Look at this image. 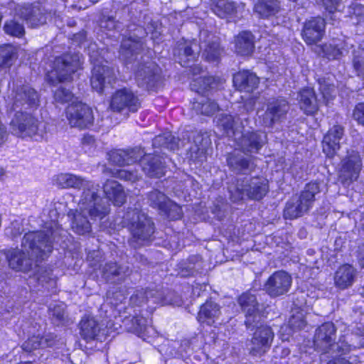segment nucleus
Returning a JSON list of instances; mask_svg holds the SVG:
<instances>
[{
  "mask_svg": "<svg viewBox=\"0 0 364 364\" xmlns=\"http://www.w3.org/2000/svg\"><path fill=\"white\" fill-rule=\"evenodd\" d=\"M53 183L63 188L84 189L78 204L79 208L76 210L72 222V228L75 232L85 235L90 232L91 225L87 215L92 220H96L102 219L108 214L109 205L97 196L98 185L95 186L93 183L85 181L82 178L70 173L57 175L53 179Z\"/></svg>",
  "mask_w": 364,
  "mask_h": 364,
  "instance_id": "nucleus-1",
  "label": "nucleus"
},
{
  "mask_svg": "<svg viewBox=\"0 0 364 364\" xmlns=\"http://www.w3.org/2000/svg\"><path fill=\"white\" fill-rule=\"evenodd\" d=\"M6 102L8 109L16 112L10 124L13 133L21 136H36V140L41 139L44 133L43 126L31 113L26 112L28 109L38 107V92L28 85L14 82L13 90Z\"/></svg>",
  "mask_w": 364,
  "mask_h": 364,
  "instance_id": "nucleus-2",
  "label": "nucleus"
},
{
  "mask_svg": "<svg viewBox=\"0 0 364 364\" xmlns=\"http://www.w3.org/2000/svg\"><path fill=\"white\" fill-rule=\"evenodd\" d=\"M56 223L52 220L46 227L48 233L44 231L30 232L23 239L21 249L4 250L2 254L6 257L11 268L17 271L28 272L33 262L43 259L44 257L52 251L53 230Z\"/></svg>",
  "mask_w": 364,
  "mask_h": 364,
  "instance_id": "nucleus-3",
  "label": "nucleus"
},
{
  "mask_svg": "<svg viewBox=\"0 0 364 364\" xmlns=\"http://www.w3.org/2000/svg\"><path fill=\"white\" fill-rule=\"evenodd\" d=\"M336 327L330 322L322 324L317 330L314 336L315 348L324 353H341L346 354L352 349L364 346V327L358 328L356 332L347 333L334 343Z\"/></svg>",
  "mask_w": 364,
  "mask_h": 364,
  "instance_id": "nucleus-4",
  "label": "nucleus"
},
{
  "mask_svg": "<svg viewBox=\"0 0 364 364\" xmlns=\"http://www.w3.org/2000/svg\"><path fill=\"white\" fill-rule=\"evenodd\" d=\"M54 98L60 103L72 102L65 110L66 118L72 127L85 129L93 124L94 116L92 109L81 102L73 100L74 96L70 90L60 87L55 92Z\"/></svg>",
  "mask_w": 364,
  "mask_h": 364,
  "instance_id": "nucleus-5",
  "label": "nucleus"
},
{
  "mask_svg": "<svg viewBox=\"0 0 364 364\" xmlns=\"http://www.w3.org/2000/svg\"><path fill=\"white\" fill-rule=\"evenodd\" d=\"M82 64V56L78 53L73 55L65 54L57 58L47 70L46 79L52 83L69 80L71 75L76 72Z\"/></svg>",
  "mask_w": 364,
  "mask_h": 364,
  "instance_id": "nucleus-6",
  "label": "nucleus"
},
{
  "mask_svg": "<svg viewBox=\"0 0 364 364\" xmlns=\"http://www.w3.org/2000/svg\"><path fill=\"white\" fill-rule=\"evenodd\" d=\"M121 223L122 227H129L133 237L139 241H149L154 233L153 223L137 208L127 211Z\"/></svg>",
  "mask_w": 364,
  "mask_h": 364,
  "instance_id": "nucleus-7",
  "label": "nucleus"
},
{
  "mask_svg": "<svg viewBox=\"0 0 364 364\" xmlns=\"http://www.w3.org/2000/svg\"><path fill=\"white\" fill-rule=\"evenodd\" d=\"M319 191L318 183H308L299 198L288 201L284 210V218L292 220L303 215L311 208L314 196Z\"/></svg>",
  "mask_w": 364,
  "mask_h": 364,
  "instance_id": "nucleus-8",
  "label": "nucleus"
},
{
  "mask_svg": "<svg viewBox=\"0 0 364 364\" xmlns=\"http://www.w3.org/2000/svg\"><path fill=\"white\" fill-rule=\"evenodd\" d=\"M140 107L137 96L133 91L127 87L117 90L112 95L109 101V108L114 112L124 110L135 112Z\"/></svg>",
  "mask_w": 364,
  "mask_h": 364,
  "instance_id": "nucleus-9",
  "label": "nucleus"
},
{
  "mask_svg": "<svg viewBox=\"0 0 364 364\" xmlns=\"http://www.w3.org/2000/svg\"><path fill=\"white\" fill-rule=\"evenodd\" d=\"M90 61L93 64L92 74L90 79L92 87L97 92L103 91L105 83H111L114 78L112 68L104 65L102 61L95 57L94 53H90Z\"/></svg>",
  "mask_w": 364,
  "mask_h": 364,
  "instance_id": "nucleus-10",
  "label": "nucleus"
},
{
  "mask_svg": "<svg viewBox=\"0 0 364 364\" xmlns=\"http://www.w3.org/2000/svg\"><path fill=\"white\" fill-rule=\"evenodd\" d=\"M291 283V277L287 272L277 271L269 277L264 284V289L271 296H278L288 292Z\"/></svg>",
  "mask_w": 364,
  "mask_h": 364,
  "instance_id": "nucleus-11",
  "label": "nucleus"
},
{
  "mask_svg": "<svg viewBox=\"0 0 364 364\" xmlns=\"http://www.w3.org/2000/svg\"><path fill=\"white\" fill-rule=\"evenodd\" d=\"M159 69L154 62L144 60L138 65L135 72V78L138 85L147 89L154 87L159 78Z\"/></svg>",
  "mask_w": 364,
  "mask_h": 364,
  "instance_id": "nucleus-12",
  "label": "nucleus"
},
{
  "mask_svg": "<svg viewBox=\"0 0 364 364\" xmlns=\"http://www.w3.org/2000/svg\"><path fill=\"white\" fill-rule=\"evenodd\" d=\"M274 333L267 326H260L254 332L252 337V354L264 353L270 347Z\"/></svg>",
  "mask_w": 364,
  "mask_h": 364,
  "instance_id": "nucleus-13",
  "label": "nucleus"
},
{
  "mask_svg": "<svg viewBox=\"0 0 364 364\" xmlns=\"http://www.w3.org/2000/svg\"><path fill=\"white\" fill-rule=\"evenodd\" d=\"M289 110V105L284 99H276L269 102L267 109L263 119L266 127H272L275 122L280 121Z\"/></svg>",
  "mask_w": 364,
  "mask_h": 364,
  "instance_id": "nucleus-14",
  "label": "nucleus"
},
{
  "mask_svg": "<svg viewBox=\"0 0 364 364\" xmlns=\"http://www.w3.org/2000/svg\"><path fill=\"white\" fill-rule=\"evenodd\" d=\"M343 134V129L339 125L331 128L324 136L322 146L323 151L328 158H332L340 148V140Z\"/></svg>",
  "mask_w": 364,
  "mask_h": 364,
  "instance_id": "nucleus-15",
  "label": "nucleus"
},
{
  "mask_svg": "<svg viewBox=\"0 0 364 364\" xmlns=\"http://www.w3.org/2000/svg\"><path fill=\"white\" fill-rule=\"evenodd\" d=\"M325 21L321 18H314L308 21L303 29V38L307 44H314L323 36Z\"/></svg>",
  "mask_w": 364,
  "mask_h": 364,
  "instance_id": "nucleus-16",
  "label": "nucleus"
},
{
  "mask_svg": "<svg viewBox=\"0 0 364 364\" xmlns=\"http://www.w3.org/2000/svg\"><path fill=\"white\" fill-rule=\"evenodd\" d=\"M23 18L32 27H36L46 23V18L37 5L18 6L16 17Z\"/></svg>",
  "mask_w": 364,
  "mask_h": 364,
  "instance_id": "nucleus-17",
  "label": "nucleus"
},
{
  "mask_svg": "<svg viewBox=\"0 0 364 364\" xmlns=\"http://www.w3.org/2000/svg\"><path fill=\"white\" fill-rule=\"evenodd\" d=\"M361 160L358 153H352L342 164L340 178L343 181H353L358 178L361 168Z\"/></svg>",
  "mask_w": 364,
  "mask_h": 364,
  "instance_id": "nucleus-18",
  "label": "nucleus"
},
{
  "mask_svg": "<svg viewBox=\"0 0 364 364\" xmlns=\"http://www.w3.org/2000/svg\"><path fill=\"white\" fill-rule=\"evenodd\" d=\"M297 100L300 109L307 115L316 114L318 109V104L315 92L312 88L302 89L298 94Z\"/></svg>",
  "mask_w": 364,
  "mask_h": 364,
  "instance_id": "nucleus-19",
  "label": "nucleus"
},
{
  "mask_svg": "<svg viewBox=\"0 0 364 364\" xmlns=\"http://www.w3.org/2000/svg\"><path fill=\"white\" fill-rule=\"evenodd\" d=\"M140 166L143 171L151 177H161L165 173L164 166L159 156L150 154L140 159Z\"/></svg>",
  "mask_w": 364,
  "mask_h": 364,
  "instance_id": "nucleus-20",
  "label": "nucleus"
},
{
  "mask_svg": "<svg viewBox=\"0 0 364 364\" xmlns=\"http://www.w3.org/2000/svg\"><path fill=\"white\" fill-rule=\"evenodd\" d=\"M355 275L356 270L353 266L349 264L341 266L335 274V284L339 289H346L353 284Z\"/></svg>",
  "mask_w": 364,
  "mask_h": 364,
  "instance_id": "nucleus-21",
  "label": "nucleus"
},
{
  "mask_svg": "<svg viewBox=\"0 0 364 364\" xmlns=\"http://www.w3.org/2000/svg\"><path fill=\"white\" fill-rule=\"evenodd\" d=\"M200 49L202 57L209 62L217 61L222 53L218 38L212 35H208V39L201 43Z\"/></svg>",
  "mask_w": 364,
  "mask_h": 364,
  "instance_id": "nucleus-22",
  "label": "nucleus"
},
{
  "mask_svg": "<svg viewBox=\"0 0 364 364\" xmlns=\"http://www.w3.org/2000/svg\"><path fill=\"white\" fill-rule=\"evenodd\" d=\"M103 188L107 198L116 205H121L125 202L126 194L118 182L108 180L104 185Z\"/></svg>",
  "mask_w": 364,
  "mask_h": 364,
  "instance_id": "nucleus-23",
  "label": "nucleus"
},
{
  "mask_svg": "<svg viewBox=\"0 0 364 364\" xmlns=\"http://www.w3.org/2000/svg\"><path fill=\"white\" fill-rule=\"evenodd\" d=\"M141 43L139 37L134 38H123L119 50V58L125 62L131 61L137 50L141 48Z\"/></svg>",
  "mask_w": 364,
  "mask_h": 364,
  "instance_id": "nucleus-24",
  "label": "nucleus"
},
{
  "mask_svg": "<svg viewBox=\"0 0 364 364\" xmlns=\"http://www.w3.org/2000/svg\"><path fill=\"white\" fill-rule=\"evenodd\" d=\"M100 328L95 318L86 316L80 321V335L86 341L93 340L100 332Z\"/></svg>",
  "mask_w": 364,
  "mask_h": 364,
  "instance_id": "nucleus-25",
  "label": "nucleus"
},
{
  "mask_svg": "<svg viewBox=\"0 0 364 364\" xmlns=\"http://www.w3.org/2000/svg\"><path fill=\"white\" fill-rule=\"evenodd\" d=\"M135 151L114 150L108 154L109 161L117 166L129 165L137 161Z\"/></svg>",
  "mask_w": 364,
  "mask_h": 364,
  "instance_id": "nucleus-26",
  "label": "nucleus"
},
{
  "mask_svg": "<svg viewBox=\"0 0 364 364\" xmlns=\"http://www.w3.org/2000/svg\"><path fill=\"white\" fill-rule=\"evenodd\" d=\"M220 315L219 306L217 304L208 301L204 304L200 309L198 315V320L200 323H206L211 325L214 323L215 318Z\"/></svg>",
  "mask_w": 364,
  "mask_h": 364,
  "instance_id": "nucleus-27",
  "label": "nucleus"
},
{
  "mask_svg": "<svg viewBox=\"0 0 364 364\" xmlns=\"http://www.w3.org/2000/svg\"><path fill=\"white\" fill-rule=\"evenodd\" d=\"M55 336L53 334H47L44 338H40L39 335L28 338L22 345L26 351H31L38 348L52 346L54 344Z\"/></svg>",
  "mask_w": 364,
  "mask_h": 364,
  "instance_id": "nucleus-28",
  "label": "nucleus"
},
{
  "mask_svg": "<svg viewBox=\"0 0 364 364\" xmlns=\"http://www.w3.org/2000/svg\"><path fill=\"white\" fill-rule=\"evenodd\" d=\"M279 9L280 5L277 0H258L255 5V11L263 17L275 15Z\"/></svg>",
  "mask_w": 364,
  "mask_h": 364,
  "instance_id": "nucleus-29",
  "label": "nucleus"
},
{
  "mask_svg": "<svg viewBox=\"0 0 364 364\" xmlns=\"http://www.w3.org/2000/svg\"><path fill=\"white\" fill-rule=\"evenodd\" d=\"M197 47L196 43L183 41L178 44V48L174 52V55H178L180 61L179 63L183 66H186V63L191 60L196 58V50L193 49V46Z\"/></svg>",
  "mask_w": 364,
  "mask_h": 364,
  "instance_id": "nucleus-30",
  "label": "nucleus"
},
{
  "mask_svg": "<svg viewBox=\"0 0 364 364\" xmlns=\"http://www.w3.org/2000/svg\"><path fill=\"white\" fill-rule=\"evenodd\" d=\"M269 191V183L266 178H252V200H260Z\"/></svg>",
  "mask_w": 364,
  "mask_h": 364,
  "instance_id": "nucleus-31",
  "label": "nucleus"
},
{
  "mask_svg": "<svg viewBox=\"0 0 364 364\" xmlns=\"http://www.w3.org/2000/svg\"><path fill=\"white\" fill-rule=\"evenodd\" d=\"M338 44L334 41L332 43L325 44L322 46H316L314 50L319 55L329 60L338 59L343 55V50L338 48Z\"/></svg>",
  "mask_w": 364,
  "mask_h": 364,
  "instance_id": "nucleus-32",
  "label": "nucleus"
},
{
  "mask_svg": "<svg viewBox=\"0 0 364 364\" xmlns=\"http://www.w3.org/2000/svg\"><path fill=\"white\" fill-rule=\"evenodd\" d=\"M250 33L248 31L240 33L235 38V52L240 55H246L250 53Z\"/></svg>",
  "mask_w": 364,
  "mask_h": 364,
  "instance_id": "nucleus-33",
  "label": "nucleus"
},
{
  "mask_svg": "<svg viewBox=\"0 0 364 364\" xmlns=\"http://www.w3.org/2000/svg\"><path fill=\"white\" fill-rule=\"evenodd\" d=\"M348 13L353 24L364 28V6L362 4L352 3L348 7Z\"/></svg>",
  "mask_w": 364,
  "mask_h": 364,
  "instance_id": "nucleus-34",
  "label": "nucleus"
},
{
  "mask_svg": "<svg viewBox=\"0 0 364 364\" xmlns=\"http://www.w3.org/2000/svg\"><path fill=\"white\" fill-rule=\"evenodd\" d=\"M16 56V48L11 45L0 47V67H9Z\"/></svg>",
  "mask_w": 364,
  "mask_h": 364,
  "instance_id": "nucleus-35",
  "label": "nucleus"
},
{
  "mask_svg": "<svg viewBox=\"0 0 364 364\" xmlns=\"http://www.w3.org/2000/svg\"><path fill=\"white\" fill-rule=\"evenodd\" d=\"M330 79L328 77L327 80L325 79H319V89L323 95V101L326 105H328L330 102L336 96V90L333 85L330 82Z\"/></svg>",
  "mask_w": 364,
  "mask_h": 364,
  "instance_id": "nucleus-36",
  "label": "nucleus"
},
{
  "mask_svg": "<svg viewBox=\"0 0 364 364\" xmlns=\"http://www.w3.org/2000/svg\"><path fill=\"white\" fill-rule=\"evenodd\" d=\"M228 164L233 170L240 172L247 168L249 161L240 153H233L228 158Z\"/></svg>",
  "mask_w": 364,
  "mask_h": 364,
  "instance_id": "nucleus-37",
  "label": "nucleus"
},
{
  "mask_svg": "<svg viewBox=\"0 0 364 364\" xmlns=\"http://www.w3.org/2000/svg\"><path fill=\"white\" fill-rule=\"evenodd\" d=\"M148 200L150 205L160 210H167L166 205L169 199L162 193L154 191L149 193Z\"/></svg>",
  "mask_w": 364,
  "mask_h": 364,
  "instance_id": "nucleus-38",
  "label": "nucleus"
},
{
  "mask_svg": "<svg viewBox=\"0 0 364 364\" xmlns=\"http://www.w3.org/2000/svg\"><path fill=\"white\" fill-rule=\"evenodd\" d=\"M214 13L220 18H225L231 14L235 9L233 2L229 0H218L213 7Z\"/></svg>",
  "mask_w": 364,
  "mask_h": 364,
  "instance_id": "nucleus-39",
  "label": "nucleus"
},
{
  "mask_svg": "<svg viewBox=\"0 0 364 364\" xmlns=\"http://www.w3.org/2000/svg\"><path fill=\"white\" fill-rule=\"evenodd\" d=\"M214 81L215 79L212 76H203L195 79L191 85L193 90L200 92L215 88Z\"/></svg>",
  "mask_w": 364,
  "mask_h": 364,
  "instance_id": "nucleus-40",
  "label": "nucleus"
},
{
  "mask_svg": "<svg viewBox=\"0 0 364 364\" xmlns=\"http://www.w3.org/2000/svg\"><path fill=\"white\" fill-rule=\"evenodd\" d=\"M193 108L196 111L197 113L210 115L218 110V106L214 101H210L208 100L205 102H194L193 105Z\"/></svg>",
  "mask_w": 364,
  "mask_h": 364,
  "instance_id": "nucleus-41",
  "label": "nucleus"
},
{
  "mask_svg": "<svg viewBox=\"0 0 364 364\" xmlns=\"http://www.w3.org/2000/svg\"><path fill=\"white\" fill-rule=\"evenodd\" d=\"M250 73L248 70L239 72L233 76V84L238 90L247 91L249 90V79Z\"/></svg>",
  "mask_w": 364,
  "mask_h": 364,
  "instance_id": "nucleus-42",
  "label": "nucleus"
},
{
  "mask_svg": "<svg viewBox=\"0 0 364 364\" xmlns=\"http://www.w3.org/2000/svg\"><path fill=\"white\" fill-rule=\"evenodd\" d=\"M4 31L6 33L16 37L22 36L24 33V27L22 23L15 19L7 21L4 25Z\"/></svg>",
  "mask_w": 364,
  "mask_h": 364,
  "instance_id": "nucleus-43",
  "label": "nucleus"
},
{
  "mask_svg": "<svg viewBox=\"0 0 364 364\" xmlns=\"http://www.w3.org/2000/svg\"><path fill=\"white\" fill-rule=\"evenodd\" d=\"M167 210H161L167 215L168 218L171 220H177L180 218L182 215V210L181 208L176 203H173L171 200H168L167 202L166 205Z\"/></svg>",
  "mask_w": 364,
  "mask_h": 364,
  "instance_id": "nucleus-44",
  "label": "nucleus"
},
{
  "mask_svg": "<svg viewBox=\"0 0 364 364\" xmlns=\"http://www.w3.org/2000/svg\"><path fill=\"white\" fill-rule=\"evenodd\" d=\"M38 282L42 287L49 289L55 286V281L51 277L50 272L48 270H42L41 273L37 275Z\"/></svg>",
  "mask_w": 364,
  "mask_h": 364,
  "instance_id": "nucleus-45",
  "label": "nucleus"
},
{
  "mask_svg": "<svg viewBox=\"0 0 364 364\" xmlns=\"http://www.w3.org/2000/svg\"><path fill=\"white\" fill-rule=\"evenodd\" d=\"M164 138L166 139V141L164 144H166L167 148L172 150L178 148L181 146V144H184L183 141H181V140L179 139L176 140V139L171 134H168L166 136H158L157 137H156L154 140V144H156L158 142H160Z\"/></svg>",
  "mask_w": 364,
  "mask_h": 364,
  "instance_id": "nucleus-46",
  "label": "nucleus"
},
{
  "mask_svg": "<svg viewBox=\"0 0 364 364\" xmlns=\"http://www.w3.org/2000/svg\"><path fill=\"white\" fill-rule=\"evenodd\" d=\"M316 2L322 4L326 11L329 14H333L336 11H341V4L340 0H316Z\"/></svg>",
  "mask_w": 364,
  "mask_h": 364,
  "instance_id": "nucleus-47",
  "label": "nucleus"
},
{
  "mask_svg": "<svg viewBox=\"0 0 364 364\" xmlns=\"http://www.w3.org/2000/svg\"><path fill=\"white\" fill-rule=\"evenodd\" d=\"M353 66L359 76L364 77V50L358 51L353 58Z\"/></svg>",
  "mask_w": 364,
  "mask_h": 364,
  "instance_id": "nucleus-48",
  "label": "nucleus"
},
{
  "mask_svg": "<svg viewBox=\"0 0 364 364\" xmlns=\"http://www.w3.org/2000/svg\"><path fill=\"white\" fill-rule=\"evenodd\" d=\"M289 324L291 328L294 329H301L306 326V321L304 318L302 312H298L296 314H293L289 318Z\"/></svg>",
  "mask_w": 364,
  "mask_h": 364,
  "instance_id": "nucleus-49",
  "label": "nucleus"
},
{
  "mask_svg": "<svg viewBox=\"0 0 364 364\" xmlns=\"http://www.w3.org/2000/svg\"><path fill=\"white\" fill-rule=\"evenodd\" d=\"M267 141V136L264 132L252 133V151L259 150Z\"/></svg>",
  "mask_w": 364,
  "mask_h": 364,
  "instance_id": "nucleus-50",
  "label": "nucleus"
},
{
  "mask_svg": "<svg viewBox=\"0 0 364 364\" xmlns=\"http://www.w3.org/2000/svg\"><path fill=\"white\" fill-rule=\"evenodd\" d=\"M154 293L151 291L143 293L142 291L138 292L137 294L132 295L130 298L131 302L135 305H141L144 300L148 301L149 297H152Z\"/></svg>",
  "mask_w": 364,
  "mask_h": 364,
  "instance_id": "nucleus-51",
  "label": "nucleus"
},
{
  "mask_svg": "<svg viewBox=\"0 0 364 364\" xmlns=\"http://www.w3.org/2000/svg\"><path fill=\"white\" fill-rule=\"evenodd\" d=\"M353 118L358 124L364 125V102L358 103L353 111Z\"/></svg>",
  "mask_w": 364,
  "mask_h": 364,
  "instance_id": "nucleus-52",
  "label": "nucleus"
},
{
  "mask_svg": "<svg viewBox=\"0 0 364 364\" xmlns=\"http://www.w3.org/2000/svg\"><path fill=\"white\" fill-rule=\"evenodd\" d=\"M96 141L93 136L85 135L82 141V148L85 152L92 153L96 147Z\"/></svg>",
  "mask_w": 364,
  "mask_h": 364,
  "instance_id": "nucleus-53",
  "label": "nucleus"
},
{
  "mask_svg": "<svg viewBox=\"0 0 364 364\" xmlns=\"http://www.w3.org/2000/svg\"><path fill=\"white\" fill-rule=\"evenodd\" d=\"M65 305L63 302H59L55 304L53 307L50 306L49 310L51 312L53 316L55 317L58 320H63L65 314Z\"/></svg>",
  "mask_w": 364,
  "mask_h": 364,
  "instance_id": "nucleus-54",
  "label": "nucleus"
},
{
  "mask_svg": "<svg viewBox=\"0 0 364 364\" xmlns=\"http://www.w3.org/2000/svg\"><path fill=\"white\" fill-rule=\"evenodd\" d=\"M115 174L117 175V177L121 179L132 182H134L138 179V175L136 173L128 170H119Z\"/></svg>",
  "mask_w": 364,
  "mask_h": 364,
  "instance_id": "nucleus-55",
  "label": "nucleus"
},
{
  "mask_svg": "<svg viewBox=\"0 0 364 364\" xmlns=\"http://www.w3.org/2000/svg\"><path fill=\"white\" fill-rule=\"evenodd\" d=\"M122 269L119 267L116 263H108L104 268V275L108 277L109 275H119Z\"/></svg>",
  "mask_w": 364,
  "mask_h": 364,
  "instance_id": "nucleus-56",
  "label": "nucleus"
},
{
  "mask_svg": "<svg viewBox=\"0 0 364 364\" xmlns=\"http://www.w3.org/2000/svg\"><path fill=\"white\" fill-rule=\"evenodd\" d=\"M216 123L228 133V130L232 127L233 121L231 116L225 115L222 117V119L218 118Z\"/></svg>",
  "mask_w": 364,
  "mask_h": 364,
  "instance_id": "nucleus-57",
  "label": "nucleus"
},
{
  "mask_svg": "<svg viewBox=\"0 0 364 364\" xmlns=\"http://www.w3.org/2000/svg\"><path fill=\"white\" fill-rule=\"evenodd\" d=\"M238 302L243 309L246 312L247 315L250 313V295L248 293L242 294L238 299Z\"/></svg>",
  "mask_w": 364,
  "mask_h": 364,
  "instance_id": "nucleus-58",
  "label": "nucleus"
},
{
  "mask_svg": "<svg viewBox=\"0 0 364 364\" xmlns=\"http://www.w3.org/2000/svg\"><path fill=\"white\" fill-rule=\"evenodd\" d=\"M87 50H88L89 55H90V53H94V54L95 55V57L97 58L100 60H100L102 61L104 65L107 64V62L105 61L103 58L101 56V53H102V50H100V52L97 48V46L95 43H91L88 46Z\"/></svg>",
  "mask_w": 364,
  "mask_h": 364,
  "instance_id": "nucleus-59",
  "label": "nucleus"
},
{
  "mask_svg": "<svg viewBox=\"0 0 364 364\" xmlns=\"http://www.w3.org/2000/svg\"><path fill=\"white\" fill-rule=\"evenodd\" d=\"M101 27L107 29L108 31H112V29H117L119 28V25L115 22L114 18H109L106 21H102L101 22Z\"/></svg>",
  "mask_w": 364,
  "mask_h": 364,
  "instance_id": "nucleus-60",
  "label": "nucleus"
},
{
  "mask_svg": "<svg viewBox=\"0 0 364 364\" xmlns=\"http://www.w3.org/2000/svg\"><path fill=\"white\" fill-rule=\"evenodd\" d=\"M8 133L6 127L0 122V146L6 140Z\"/></svg>",
  "mask_w": 364,
  "mask_h": 364,
  "instance_id": "nucleus-61",
  "label": "nucleus"
},
{
  "mask_svg": "<svg viewBox=\"0 0 364 364\" xmlns=\"http://www.w3.org/2000/svg\"><path fill=\"white\" fill-rule=\"evenodd\" d=\"M327 364H350V363L344 358H338L331 360Z\"/></svg>",
  "mask_w": 364,
  "mask_h": 364,
  "instance_id": "nucleus-62",
  "label": "nucleus"
},
{
  "mask_svg": "<svg viewBox=\"0 0 364 364\" xmlns=\"http://www.w3.org/2000/svg\"><path fill=\"white\" fill-rule=\"evenodd\" d=\"M85 38V33H80L74 36L73 41L78 43L79 44H82V40Z\"/></svg>",
  "mask_w": 364,
  "mask_h": 364,
  "instance_id": "nucleus-63",
  "label": "nucleus"
},
{
  "mask_svg": "<svg viewBox=\"0 0 364 364\" xmlns=\"http://www.w3.org/2000/svg\"><path fill=\"white\" fill-rule=\"evenodd\" d=\"M135 320H136V323H137V326H138L136 330L139 332L144 331L146 330V327L142 322V319H138L136 318Z\"/></svg>",
  "mask_w": 364,
  "mask_h": 364,
  "instance_id": "nucleus-64",
  "label": "nucleus"
}]
</instances>
